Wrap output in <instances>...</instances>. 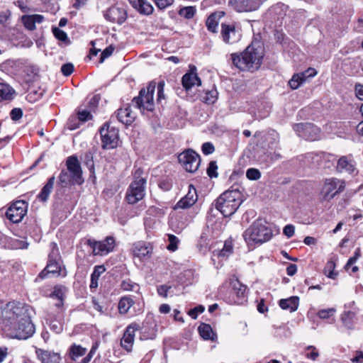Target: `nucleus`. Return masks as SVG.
<instances>
[{"label":"nucleus","mask_w":363,"mask_h":363,"mask_svg":"<svg viewBox=\"0 0 363 363\" xmlns=\"http://www.w3.org/2000/svg\"><path fill=\"white\" fill-rule=\"evenodd\" d=\"M10 116L12 120L18 121L22 117L23 111L21 108H15L11 110Z\"/></svg>","instance_id":"6e6d98bb"},{"label":"nucleus","mask_w":363,"mask_h":363,"mask_svg":"<svg viewBox=\"0 0 363 363\" xmlns=\"http://www.w3.org/2000/svg\"><path fill=\"white\" fill-rule=\"evenodd\" d=\"M242 202L241 192L238 189H230L216 200L215 206L224 217H229L236 212Z\"/></svg>","instance_id":"39448f33"},{"label":"nucleus","mask_w":363,"mask_h":363,"mask_svg":"<svg viewBox=\"0 0 363 363\" xmlns=\"http://www.w3.org/2000/svg\"><path fill=\"white\" fill-rule=\"evenodd\" d=\"M230 284L231 286V294L235 297L229 300L230 303L240 304L243 302L247 296V287L242 284L238 278L230 279Z\"/></svg>","instance_id":"4468645a"},{"label":"nucleus","mask_w":363,"mask_h":363,"mask_svg":"<svg viewBox=\"0 0 363 363\" xmlns=\"http://www.w3.org/2000/svg\"><path fill=\"white\" fill-rule=\"evenodd\" d=\"M87 244L92 248L94 255L102 256L113 251L115 247V239L111 236H108L104 240L99 242L88 240Z\"/></svg>","instance_id":"9b49d317"},{"label":"nucleus","mask_w":363,"mask_h":363,"mask_svg":"<svg viewBox=\"0 0 363 363\" xmlns=\"http://www.w3.org/2000/svg\"><path fill=\"white\" fill-rule=\"evenodd\" d=\"M52 33L55 35V37L58 39L59 40L63 41V42H67L69 41L68 36L67 33L63 31L62 30L58 28H52Z\"/></svg>","instance_id":"49530a36"},{"label":"nucleus","mask_w":363,"mask_h":363,"mask_svg":"<svg viewBox=\"0 0 363 363\" xmlns=\"http://www.w3.org/2000/svg\"><path fill=\"white\" fill-rule=\"evenodd\" d=\"M218 166L216 162L211 161L207 168V174L211 178H216L218 177Z\"/></svg>","instance_id":"8fccbe9b"},{"label":"nucleus","mask_w":363,"mask_h":363,"mask_svg":"<svg viewBox=\"0 0 363 363\" xmlns=\"http://www.w3.org/2000/svg\"><path fill=\"white\" fill-rule=\"evenodd\" d=\"M134 8L140 13L149 15L153 11L152 6L146 0H140Z\"/></svg>","instance_id":"4c0bfd02"},{"label":"nucleus","mask_w":363,"mask_h":363,"mask_svg":"<svg viewBox=\"0 0 363 363\" xmlns=\"http://www.w3.org/2000/svg\"><path fill=\"white\" fill-rule=\"evenodd\" d=\"M317 74L314 68H308L304 72L294 74L292 78L289 80V84L293 89H298L308 78L313 77Z\"/></svg>","instance_id":"aec40b11"},{"label":"nucleus","mask_w":363,"mask_h":363,"mask_svg":"<svg viewBox=\"0 0 363 363\" xmlns=\"http://www.w3.org/2000/svg\"><path fill=\"white\" fill-rule=\"evenodd\" d=\"M335 262L333 261V260H329L327 264H326V267H325V269L329 270V272H328V277L330 279H335L336 276H337V273H335L333 272V269H335Z\"/></svg>","instance_id":"603ef678"},{"label":"nucleus","mask_w":363,"mask_h":363,"mask_svg":"<svg viewBox=\"0 0 363 363\" xmlns=\"http://www.w3.org/2000/svg\"><path fill=\"white\" fill-rule=\"evenodd\" d=\"M198 200V195L194 185L189 186L188 193L182 198L176 204L175 208H189L191 207Z\"/></svg>","instance_id":"412c9836"},{"label":"nucleus","mask_w":363,"mask_h":363,"mask_svg":"<svg viewBox=\"0 0 363 363\" xmlns=\"http://www.w3.org/2000/svg\"><path fill=\"white\" fill-rule=\"evenodd\" d=\"M55 177H51L46 184L42 188L40 192L38 195V198L42 201H46L51 193L55 184Z\"/></svg>","instance_id":"c756f323"},{"label":"nucleus","mask_w":363,"mask_h":363,"mask_svg":"<svg viewBox=\"0 0 363 363\" xmlns=\"http://www.w3.org/2000/svg\"><path fill=\"white\" fill-rule=\"evenodd\" d=\"M64 291V287L61 286H55L54 290L51 294L52 297L56 298L58 300V302L55 304L58 310H62L61 308L63 305Z\"/></svg>","instance_id":"e433bc0d"},{"label":"nucleus","mask_w":363,"mask_h":363,"mask_svg":"<svg viewBox=\"0 0 363 363\" xmlns=\"http://www.w3.org/2000/svg\"><path fill=\"white\" fill-rule=\"evenodd\" d=\"M299 303V298L297 296H291L288 298L281 299L279 306L283 310H289L294 312L297 310Z\"/></svg>","instance_id":"cd10ccee"},{"label":"nucleus","mask_w":363,"mask_h":363,"mask_svg":"<svg viewBox=\"0 0 363 363\" xmlns=\"http://www.w3.org/2000/svg\"><path fill=\"white\" fill-rule=\"evenodd\" d=\"M14 93L15 91L11 86L6 84L0 83V101L12 99Z\"/></svg>","instance_id":"473e14b6"},{"label":"nucleus","mask_w":363,"mask_h":363,"mask_svg":"<svg viewBox=\"0 0 363 363\" xmlns=\"http://www.w3.org/2000/svg\"><path fill=\"white\" fill-rule=\"evenodd\" d=\"M311 126L313 128L308 130V131H305V133L303 134V138L312 141L316 140L320 136V129L312 123H311Z\"/></svg>","instance_id":"a19ab883"},{"label":"nucleus","mask_w":363,"mask_h":363,"mask_svg":"<svg viewBox=\"0 0 363 363\" xmlns=\"http://www.w3.org/2000/svg\"><path fill=\"white\" fill-rule=\"evenodd\" d=\"M313 128L311 126V123H297L294 125L293 129L297 133V135L299 137H301L303 138V134L305 133V131H308V130Z\"/></svg>","instance_id":"37998d69"},{"label":"nucleus","mask_w":363,"mask_h":363,"mask_svg":"<svg viewBox=\"0 0 363 363\" xmlns=\"http://www.w3.org/2000/svg\"><path fill=\"white\" fill-rule=\"evenodd\" d=\"M73 71L74 65L72 63H66L61 67V72L65 76H69Z\"/></svg>","instance_id":"5fc2aeb1"},{"label":"nucleus","mask_w":363,"mask_h":363,"mask_svg":"<svg viewBox=\"0 0 363 363\" xmlns=\"http://www.w3.org/2000/svg\"><path fill=\"white\" fill-rule=\"evenodd\" d=\"M199 333L204 340H214L216 337L210 325L202 323L198 328Z\"/></svg>","instance_id":"2f4dec72"},{"label":"nucleus","mask_w":363,"mask_h":363,"mask_svg":"<svg viewBox=\"0 0 363 363\" xmlns=\"http://www.w3.org/2000/svg\"><path fill=\"white\" fill-rule=\"evenodd\" d=\"M156 88V82L152 81L149 83L147 90L143 89L139 95L134 97L130 105L124 108H119L117 111L116 118L118 120L125 117L132 116L131 107L139 109L142 113L148 115L154 110L153 96ZM114 116H112L113 118Z\"/></svg>","instance_id":"f03ea898"},{"label":"nucleus","mask_w":363,"mask_h":363,"mask_svg":"<svg viewBox=\"0 0 363 363\" xmlns=\"http://www.w3.org/2000/svg\"><path fill=\"white\" fill-rule=\"evenodd\" d=\"M51 252L49 254L48 263L45 269L39 274L41 279H44L48 274L61 275L60 258L57 245L52 242L50 243Z\"/></svg>","instance_id":"0eeeda50"},{"label":"nucleus","mask_w":363,"mask_h":363,"mask_svg":"<svg viewBox=\"0 0 363 363\" xmlns=\"http://www.w3.org/2000/svg\"><path fill=\"white\" fill-rule=\"evenodd\" d=\"M345 187L343 180L337 178L326 179L322 188L320 196L323 200H330L335 195L342 192Z\"/></svg>","instance_id":"1a4fd4ad"},{"label":"nucleus","mask_w":363,"mask_h":363,"mask_svg":"<svg viewBox=\"0 0 363 363\" xmlns=\"http://www.w3.org/2000/svg\"><path fill=\"white\" fill-rule=\"evenodd\" d=\"M355 313L352 311H345L341 315V320L347 328H351L354 323Z\"/></svg>","instance_id":"79ce46f5"},{"label":"nucleus","mask_w":363,"mask_h":363,"mask_svg":"<svg viewBox=\"0 0 363 363\" xmlns=\"http://www.w3.org/2000/svg\"><path fill=\"white\" fill-rule=\"evenodd\" d=\"M335 312L336 309L334 308L322 309L318 312L317 315L320 319H329L331 317H334Z\"/></svg>","instance_id":"a18cd8bd"},{"label":"nucleus","mask_w":363,"mask_h":363,"mask_svg":"<svg viewBox=\"0 0 363 363\" xmlns=\"http://www.w3.org/2000/svg\"><path fill=\"white\" fill-rule=\"evenodd\" d=\"M135 115L132 113V116L120 118L118 119V121L128 126L132 124V123L135 121Z\"/></svg>","instance_id":"680f3d73"},{"label":"nucleus","mask_w":363,"mask_h":363,"mask_svg":"<svg viewBox=\"0 0 363 363\" xmlns=\"http://www.w3.org/2000/svg\"><path fill=\"white\" fill-rule=\"evenodd\" d=\"M67 171L71 174L74 180L77 182V184L83 183L82 171L80 163L76 156H70L67 158L66 162Z\"/></svg>","instance_id":"f3484780"},{"label":"nucleus","mask_w":363,"mask_h":363,"mask_svg":"<svg viewBox=\"0 0 363 363\" xmlns=\"http://www.w3.org/2000/svg\"><path fill=\"white\" fill-rule=\"evenodd\" d=\"M10 16V12L8 10L0 11V23H4Z\"/></svg>","instance_id":"0e129e2a"},{"label":"nucleus","mask_w":363,"mask_h":363,"mask_svg":"<svg viewBox=\"0 0 363 363\" xmlns=\"http://www.w3.org/2000/svg\"><path fill=\"white\" fill-rule=\"evenodd\" d=\"M98 347H99L98 342L94 343L89 352L87 354V355L77 363H89L91 359H92L94 354H95L96 351L97 350Z\"/></svg>","instance_id":"de8ad7c7"},{"label":"nucleus","mask_w":363,"mask_h":363,"mask_svg":"<svg viewBox=\"0 0 363 363\" xmlns=\"http://www.w3.org/2000/svg\"><path fill=\"white\" fill-rule=\"evenodd\" d=\"M196 9L194 6H186L179 9V13L185 18L190 19L194 17Z\"/></svg>","instance_id":"c03bdc74"},{"label":"nucleus","mask_w":363,"mask_h":363,"mask_svg":"<svg viewBox=\"0 0 363 363\" xmlns=\"http://www.w3.org/2000/svg\"><path fill=\"white\" fill-rule=\"evenodd\" d=\"M272 236V230L263 219L255 220L243 233V238L248 245L267 242Z\"/></svg>","instance_id":"20e7f679"},{"label":"nucleus","mask_w":363,"mask_h":363,"mask_svg":"<svg viewBox=\"0 0 363 363\" xmlns=\"http://www.w3.org/2000/svg\"><path fill=\"white\" fill-rule=\"evenodd\" d=\"M43 20V16L40 14L24 15L21 17V22L25 28L29 30H35V23H40Z\"/></svg>","instance_id":"bb28decb"},{"label":"nucleus","mask_w":363,"mask_h":363,"mask_svg":"<svg viewBox=\"0 0 363 363\" xmlns=\"http://www.w3.org/2000/svg\"><path fill=\"white\" fill-rule=\"evenodd\" d=\"M264 52L262 47L250 45L240 53H232L230 60L235 67L242 72H253L257 70L262 62Z\"/></svg>","instance_id":"7ed1b4c3"},{"label":"nucleus","mask_w":363,"mask_h":363,"mask_svg":"<svg viewBox=\"0 0 363 363\" xmlns=\"http://www.w3.org/2000/svg\"><path fill=\"white\" fill-rule=\"evenodd\" d=\"M265 0H230L235 9L239 12H249L257 10Z\"/></svg>","instance_id":"6ab92c4d"},{"label":"nucleus","mask_w":363,"mask_h":363,"mask_svg":"<svg viewBox=\"0 0 363 363\" xmlns=\"http://www.w3.org/2000/svg\"><path fill=\"white\" fill-rule=\"evenodd\" d=\"M113 48L111 46L106 48L101 53L100 62H103L104 60L112 55Z\"/></svg>","instance_id":"13d9d810"},{"label":"nucleus","mask_w":363,"mask_h":363,"mask_svg":"<svg viewBox=\"0 0 363 363\" xmlns=\"http://www.w3.org/2000/svg\"><path fill=\"white\" fill-rule=\"evenodd\" d=\"M220 35L223 41L228 45L239 42L241 39V30L233 24H221Z\"/></svg>","instance_id":"ddd939ff"},{"label":"nucleus","mask_w":363,"mask_h":363,"mask_svg":"<svg viewBox=\"0 0 363 363\" xmlns=\"http://www.w3.org/2000/svg\"><path fill=\"white\" fill-rule=\"evenodd\" d=\"M59 184L62 187H67L72 184H76L77 182L67 170H62L59 175Z\"/></svg>","instance_id":"72a5a7b5"},{"label":"nucleus","mask_w":363,"mask_h":363,"mask_svg":"<svg viewBox=\"0 0 363 363\" xmlns=\"http://www.w3.org/2000/svg\"><path fill=\"white\" fill-rule=\"evenodd\" d=\"M144 333H147V338L153 339L157 336V325L155 316L153 313H149L143 323Z\"/></svg>","instance_id":"a878e982"},{"label":"nucleus","mask_w":363,"mask_h":363,"mask_svg":"<svg viewBox=\"0 0 363 363\" xmlns=\"http://www.w3.org/2000/svg\"><path fill=\"white\" fill-rule=\"evenodd\" d=\"M45 319L46 324L52 332L60 334L62 331L63 313L62 310H58L57 312L51 311L48 313Z\"/></svg>","instance_id":"2eb2a0df"},{"label":"nucleus","mask_w":363,"mask_h":363,"mask_svg":"<svg viewBox=\"0 0 363 363\" xmlns=\"http://www.w3.org/2000/svg\"><path fill=\"white\" fill-rule=\"evenodd\" d=\"M178 160L186 171L195 172L200 165V156L193 150L188 149L178 155Z\"/></svg>","instance_id":"9d476101"},{"label":"nucleus","mask_w":363,"mask_h":363,"mask_svg":"<svg viewBox=\"0 0 363 363\" xmlns=\"http://www.w3.org/2000/svg\"><path fill=\"white\" fill-rule=\"evenodd\" d=\"M91 45H92V48L90 49L89 51V55L91 57L96 56L97 54L101 51V49H97L95 48V42L91 41Z\"/></svg>","instance_id":"774afa93"},{"label":"nucleus","mask_w":363,"mask_h":363,"mask_svg":"<svg viewBox=\"0 0 363 363\" xmlns=\"http://www.w3.org/2000/svg\"><path fill=\"white\" fill-rule=\"evenodd\" d=\"M201 101L207 104H214L218 99V91L216 89L206 91L204 95L201 96Z\"/></svg>","instance_id":"ea45409f"},{"label":"nucleus","mask_w":363,"mask_h":363,"mask_svg":"<svg viewBox=\"0 0 363 363\" xmlns=\"http://www.w3.org/2000/svg\"><path fill=\"white\" fill-rule=\"evenodd\" d=\"M246 177L250 180H257L261 177V173L257 169L250 168L246 172Z\"/></svg>","instance_id":"09e8293b"},{"label":"nucleus","mask_w":363,"mask_h":363,"mask_svg":"<svg viewBox=\"0 0 363 363\" xmlns=\"http://www.w3.org/2000/svg\"><path fill=\"white\" fill-rule=\"evenodd\" d=\"M35 354L41 363H61L62 357L58 352L36 348Z\"/></svg>","instance_id":"4be33fe9"},{"label":"nucleus","mask_w":363,"mask_h":363,"mask_svg":"<svg viewBox=\"0 0 363 363\" xmlns=\"http://www.w3.org/2000/svg\"><path fill=\"white\" fill-rule=\"evenodd\" d=\"M190 70L186 73L182 79L184 88L186 90L191 89L194 85L201 86V80L196 73V67L194 65H190Z\"/></svg>","instance_id":"5701e85b"},{"label":"nucleus","mask_w":363,"mask_h":363,"mask_svg":"<svg viewBox=\"0 0 363 363\" xmlns=\"http://www.w3.org/2000/svg\"><path fill=\"white\" fill-rule=\"evenodd\" d=\"M167 240L164 238V241L168 242L166 247L167 249L170 252H175L177 250L179 244L180 242L179 239L172 234H167Z\"/></svg>","instance_id":"58836bf2"},{"label":"nucleus","mask_w":363,"mask_h":363,"mask_svg":"<svg viewBox=\"0 0 363 363\" xmlns=\"http://www.w3.org/2000/svg\"><path fill=\"white\" fill-rule=\"evenodd\" d=\"M68 352L70 359L77 363V361L86 354V348L74 343L70 346Z\"/></svg>","instance_id":"c85d7f7f"},{"label":"nucleus","mask_w":363,"mask_h":363,"mask_svg":"<svg viewBox=\"0 0 363 363\" xmlns=\"http://www.w3.org/2000/svg\"><path fill=\"white\" fill-rule=\"evenodd\" d=\"M294 226L289 224L284 228L283 233L287 238H291L294 234Z\"/></svg>","instance_id":"bf43d9fd"},{"label":"nucleus","mask_w":363,"mask_h":363,"mask_svg":"<svg viewBox=\"0 0 363 363\" xmlns=\"http://www.w3.org/2000/svg\"><path fill=\"white\" fill-rule=\"evenodd\" d=\"M139 329L140 325L136 323H133L126 328L121 340V345L126 351L130 352L132 350L135 334Z\"/></svg>","instance_id":"dca6fc26"},{"label":"nucleus","mask_w":363,"mask_h":363,"mask_svg":"<svg viewBox=\"0 0 363 363\" xmlns=\"http://www.w3.org/2000/svg\"><path fill=\"white\" fill-rule=\"evenodd\" d=\"M297 272V266L294 264H290L286 267V273L289 276H294Z\"/></svg>","instance_id":"69168bd1"},{"label":"nucleus","mask_w":363,"mask_h":363,"mask_svg":"<svg viewBox=\"0 0 363 363\" xmlns=\"http://www.w3.org/2000/svg\"><path fill=\"white\" fill-rule=\"evenodd\" d=\"M104 16L110 22L122 24L125 22L127 14L124 9L112 6L104 13Z\"/></svg>","instance_id":"a211bd4d"},{"label":"nucleus","mask_w":363,"mask_h":363,"mask_svg":"<svg viewBox=\"0 0 363 363\" xmlns=\"http://www.w3.org/2000/svg\"><path fill=\"white\" fill-rule=\"evenodd\" d=\"M355 93L356 96L361 101H363V85L356 84L355 85Z\"/></svg>","instance_id":"e2e57ef3"},{"label":"nucleus","mask_w":363,"mask_h":363,"mask_svg":"<svg viewBox=\"0 0 363 363\" xmlns=\"http://www.w3.org/2000/svg\"><path fill=\"white\" fill-rule=\"evenodd\" d=\"M221 16L222 15L220 13H213L208 17L206 21V26L209 31L212 33L217 32V28Z\"/></svg>","instance_id":"7c9ffc66"},{"label":"nucleus","mask_w":363,"mask_h":363,"mask_svg":"<svg viewBox=\"0 0 363 363\" xmlns=\"http://www.w3.org/2000/svg\"><path fill=\"white\" fill-rule=\"evenodd\" d=\"M351 360L355 363H363V352L357 351L356 353V356L353 357Z\"/></svg>","instance_id":"338daca9"},{"label":"nucleus","mask_w":363,"mask_h":363,"mask_svg":"<svg viewBox=\"0 0 363 363\" xmlns=\"http://www.w3.org/2000/svg\"><path fill=\"white\" fill-rule=\"evenodd\" d=\"M78 118L81 121H86L91 118V115L90 112L86 110L79 111L78 112Z\"/></svg>","instance_id":"4d7b16f0"},{"label":"nucleus","mask_w":363,"mask_h":363,"mask_svg":"<svg viewBox=\"0 0 363 363\" xmlns=\"http://www.w3.org/2000/svg\"><path fill=\"white\" fill-rule=\"evenodd\" d=\"M26 212L27 203L23 201H17L6 210V216L12 223H17L22 220Z\"/></svg>","instance_id":"f8f14e48"},{"label":"nucleus","mask_w":363,"mask_h":363,"mask_svg":"<svg viewBox=\"0 0 363 363\" xmlns=\"http://www.w3.org/2000/svg\"><path fill=\"white\" fill-rule=\"evenodd\" d=\"M104 272L105 268L103 265H98L94 267V272L91 274V283L89 286L91 289L97 288L99 278Z\"/></svg>","instance_id":"f704fd0d"},{"label":"nucleus","mask_w":363,"mask_h":363,"mask_svg":"<svg viewBox=\"0 0 363 363\" xmlns=\"http://www.w3.org/2000/svg\"><path fill=\"white\" fill-rule=\"evenodd\" d=\"M201 150L205 155H208L215 151V147L211 143L206 142L202 145Z\"/></svg>","instance_id":"3c124183"},{"label":"nucleus","mask_w":363,"mask_h":363,"mask_svg":"<svg viewBox=\"0 0 363 363\" xmlns=\"http://www.w3.org/2000/svg\"><path fill=\"white\" fill-rule=\"evenodd\" d=\"M308 350H311V352L307 353L306 357L312 360H315L319 355L316 349L313 346H309Z\"/></svg>","instance_id":"052dcab7"},{"label":"nucleus","mask_w":363,"mask_h":363,"mask_svg":"<svg viewBox=\"0 0 363 363\" xmlns=\"http://www.w3.org/2000/svg\"><path fill=\"white\" fill-rule=\"evenodd\" d=\"M133 254L135 257L142 259H146L150 257L152 252V246L151 244L139 241L133 245Z\"/></svg>","instance_id":"b1692460"},{"label":"nucleus","mask_w":363,"mask_h":363,"mask_svg":"<svg viewBox=\"0 0 363 363\" xmlns=\"http://www.w3.org/2000/svg\"><path fill=\"white\" fill-rule=\"evenodd\" d=\"M101 147L110 150L116 148L118 143V129L106 123L100 129Z\"/></svg>","instance_id":"6e6552de"},{"label":"nucleus","mask_w":363,"mask_h":363,"mask_svg":"<svg viewBox=\"0 0 363 363\" xmlns=\"http://www.w3.org/2000/svg\"><path fill=\"white\" fill-rule=\"evenodd\" d=\"M205 310V308L200 305V306H198L192 309H191L189 312H188V314L193 318V319H196L197 318V316H198V314L199 313H201L204 311Z\"/></svg>","instance_id":"864d4df0"},{"label":"nucleus","mask_w":363,"mask_h":363,"mask_svg":"<svg viewBox=\"0 0 363 363\" xmlns=\"http://www.w3.org/2000/svg\"><path fill=\"white\" fill-rule=\"evenodd\" d=\"M133 300L128 296L122 297L118 303V310L120 313H126L130 308L133 305Z\"/></svg>","instance_id":"c9c22d12"},{"label":"nucleus","mask_w":363,"mask_h":363,"mask_svg":"<svg viewBox=\"0 0 363 363\" xmlns=\"http://www.w3.org/2000/svg\"><path fill=\"white\" fill-rule=\"evenodd\" d=\"M34 309L29 305L11 302L6 305L0 313V327L12 338L27 340L35 332L31 321Z\"/></svg>","instance_id":"f257e3e1"},{"label":"nucleus","mask_w":363,"mask_h":363,"mask_svg":"<svg viewBox=\"0 0 363 363\" xmlns=\"http://www.w3.org/2000/svg\"><path fill=\"white\" fill-rule=\"evenodd\" d=\"M355 166L356 163L352 155L342 156L337 161V169L351 174L356 170Z\"/></svg>","instance_id":"393cba45"},{"label":"nucleus","mask_w":363,"mask_h":363,"mask_svg":"<svg viewBox=\"0 0 363 363\" xmlns=\"http://www.w3.org/2000/svg\"><path fill=\"white\" fill-rule=\"evenodd\" d=\"M143 171L137 169L134 173V180L128 189L125 199L128 203L135 204L145 196L146 179L141 175Z\"/></svg>","instance_id":"423d86ee"}]
</instances>
